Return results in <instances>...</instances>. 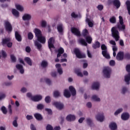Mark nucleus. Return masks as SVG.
Segmentation results:
<instances>
[{
    "label": "nucleus",
    "instance_id": "obj_1",
    "mask_svg": "<svg viewBox=\"0 0 130 130\" xmlns=\"http://www.w3.org/2000/svg\"><path fill=\"white\" fill-rule=\"evenodd\" d=\"M35 34L37 38V40L34 41L35 46H36L37 49L39 51L41 50L42 48V44H45L46 42V39L45 37L42 36L41 30L38 28L35 29ZM40 42V43H39Z\"/></svg>",
    "mask_w": 130,
    "mask_h": 130
},
{
    "label": "nucleus",
    "instance_id": "obj_2",
    "mask_svg": "<svg viewBox=\"0 0 130 130\" xmlns=\"http://www.w3.org/2000/svg\"><path fill=\"white\" fill-rule=\"evenodd\" d=\"M112 36L115 39V41L119 40V32L116 27H113L111 28Z\"/></svg>",
    "mask_w": 130,
    "mask_h": 130
},
{
    "label": "nucleus",
    "instance_id": "obj_3",
    "mask_svg": "<svg viewBox=\"0 0 130 130\" xmlns=\"http://www.w3.org/2000/svg\"><path fill=\"white\" fill-rule=\"evenodd\" d=\"M101 49L102 50V53L103 56L105 57V58L109 59V58H110V55L107 51V46H106L105 44H102L101 45Z\"/></svg>",
    "mask_w": 130,
    "mask_h": 130
},
{
    "label": "nucleus",
    "instance_id": "obj_4",
    "mask_svg": "<svg viewBox=\"0 0 130 130\" xmlns=\"http://www.w3.org/2000/svg\"><path fill=\"white\" fill-rule=\"evenodd\" d=\"M103 73L104 77L109 79L110 78V76L111 75V68L109 67L104 68Z\"/></svg>",
    "mask_w": 130,
    "mask_h": 130
},
{
    "label": "nucleus",
    "instance_id": "obj_5",
    "mask_svg": "<svg viewBox=\"0 0 130 130\" xmlns=\"http://www.w3.org/2000/svg\"><path fill=\"white\" fill-rule=\"evenodd\" d=\"M126 70L128 73L124 77V81L127 85H129L130 81V64H127L126 66Z\"/></svg>",
    "mask_w": 130,
    "mask_h": 130
},
{
    "label": "nucleus",
    "instance_id": "obj_6",
    "mask_svg": "<svg viewBox=\"0 0 130 130\" xmlns=\"http://www.w3.org/2000/svg\"><path fill=\"white\" fill-rule=\"evenodd\" d=\"M119 23H117V26L119 30H121L122 31H124V29H125V25L123 24V19L121 16L119 17Z\"/></svg>",
    "mask_w": 130,
    "mask_h": 130
},
{
    "label": "nucleus",
    "instance_id": "obj_7",
    "mask_svg": "<svg viewBox=\"0 0 130 130\" xmlns=\"http://www.w3.org/2000/svg\"><path fill=\"white\" fill-rule=\"evenodd\" d=\"M74 53H75L76 57L78 58H85L86 57V55L85 54L81 53V51L78 48L74 49Z\"/></svg>",
    "mask_w": 130,
    "mask_h": 130
},
{
    "label": "nucleus",
    "instance_id": "obj_8",
    "mask_svg": "<svg viewBox=\"0 0 130 130\" xmlns=\"http://www.w3.org/2000/svg\"><path fill=\"white\" fill-rule=\"evenodd\" d=\"M48 44L49 46V48L51 50V48H55L54 47V38L53 37L50 38L48 41Z\"/></svg>",
    "mask_w": 130,
    "mask_h": 130
},
{
    "label": "nucleus",
    "instance_id": "obj_9",
    "mask_svg": "<svg viewBox=\"0 0 130 130\" xmlns=\"http://www.w3.org/2000/svg\"><path fill=\"white\" fill-rule=\"evenodd\" d=\"M52 105L55 106V107L59 110H61V109L63 108V104H62L61 103L54 102L52 103Z\"/></svg>",
    "mask_w": 130,
    "mask_h": 130
},
{
    "label": "nucleus",
    "instance_id": "obj_10",
    "mask_svg": "<svg viewBox=\"0 0 130 130\" xmlns=\"http://www.w3.org/2000/svg\"><path fill=\"white\" fill-rule=\"evenodd\" d=\"M10 41H11V39L10 38H6V39H3L2 44L3 45H5V44H7L8 47H12L13 45V43L10 42Z\"/></svg>",
    "mask_w": 130,
    "mask_h": 130
},
{
    "label": "nucleus",
    "instance_id": "obj_11",
    "mask_svg": "<svg viewBox=\"0 0 130 130\" xmlns=\"http://www.w3.org/2000/svg\"><path fill=\"white\" fill-rule=\"evenodd\" d=\"M71 32L74 35L76 36H81V31L79 28L76 27H71Z\"/></svg>",
    "mask_w": 130,
    "mask_h": 130
},
{
    "label": "nucleus",
    "instance_id": "obj_12",
    "mask_svg": "<svg viewBox=\"0 0 130 130\" xmlns=\"http://www.w3.org/2000/svg\"><path fill=\"white\" fill-rule=\"evenodd\" d=\"M5 24L6 30H7V31H8L9 32H11V31L13 30V27H12V25L11 24V23H10L9 21H5Z\"/></svg>",
    "mask_w": 130,
    "mask_h": 130
},
{
    "label": "nucleus",
    "instance_id": "obj_13",
    "mask_svg": "<svg viewBox=\"0 0 130 130\" xmlns=\"http://www.w3.org/2000/svg\"><path fill=\"white\" fill-rule=\"evenodd\" d=\"M96 119L100 122H103L104 121V115L103 114H98L95 116Z\"/></svg>",
    "mask_w": 130,
    "mask_h": 130
},
{
    "label": "nucleus",
    "instance_id": "obj_14",
    "mask_svg": "<svg viewBox=\"0 0 130 130\" xmlns=\"http://www.w3.org/2000/svg\"><path fill=\"white\" fill-rule=\"evenodd\" d=\"M124 55V53L123 52L120 51L117 54L116 59L117 60H122V59H123Z\"/></svg>",
    "mask_w": 130,
    "mask_h": 130
},
{
    "label": "nucleus",
    "instance_id": "obj_15",
    "mask_svg": "<svg viewBox=\"0 0 130 130\" xmlns=\"http://www.w3.org/2000/svg\"><path fill=\"white\" fill-rule=\"evenodd\" d=\"M109 127L111 130L117 129V124L114 122H112L109 124Z\"/></svg>",
    "mask_w": 130,
    "mask_h": 130
},
{
    "label": "nucleus",
    "instance_id": "obj_16",
    "mask_svg": "<svg viewBox=\"0 0 130 130\" xmlns=\"http://www.w3.org/2000/svg\"><path fill=\"white\" fill-rule=\"evenodd\" d=\"M121 118L122 120H127L129 118V114L127 113H123L121 114Z\"/></svg>",
    "mask_w": 130,
    "mask_h": 130
},
{
    "label": "nucleus",
    "instance_id": "obj_17",
    "mask_svg": "<svg viewBox=\"0 0 130 130\" xmlns=\"http://www.w3.org/2000/svg\"><path fill=\"white\" fill-rule=\"evenodd\" d=\"M113 5L116 7V9H119L120 8L121 3L119 0H114L112 2Z\"/></svg>",
    "mask_w": 130,
    "mask_h": 130
},
{
    "label": "nucleus",
    "instance_id": "obj_18",
    "mask_svg": "<svg viewBox=\"0 0 130 130\" xmlns=\"http://www.w3.org/2000/svg\"><path fill=\"white\" fill-rule=\"evenodd\" d=\"M31 18H32L31 15L28 14H25L22 16V19L23 21H30V20H31Z\"/></svg>",
    "mask_w": 130,
    "mask_h": 130
},
{
    "label": "nucleus",
    "instance_id": "obj_19",
    "mask_svg": "<svg viewBox=\"0 0 130 130\" xmlns=\"http://www.w3.org/2000/svg\"><path fill=\"white\" fill-rule=\"evenodd\" d=\"M100 87V84L99 82H94L92 85V89L93 90H99Z\"/></svg>",
    "mask_w": 130,
    "mask_h": 130
},
{
    "label": "nucleus",
    "instance_id": "obj_20",
    "mask_svg": "<svg viewBox=\"0 0 130 130\" xmlns=\"http://www.w3.org/2000/svg\"><path fill=\"white\" fill-rule=\"evenodd\" d=\"M41 99H42V96L41 95H35V96H33V97L31 98V100L36 102L40 101Z\"/></svg>",
    "mask_w": 130,
    "mask_h": 130
},
{
    "label": "nucleus",
    "instance_id": "obj_21",
    "mask_svg": "<svg viewBox=\"0 0 130 130\" xmlns=\"http://www.w3.org/2000/svg\"><path fill=\"white\" fill-rule=\"evenodd\" d=\"M66 119L68 121H74L76 119V116L74 115H69L67 116Z\"/></svg>",
    "mask_w": 130,
    "mask_h": 130
},
{
    "label": "nucleus",
    "instance_id": "obj_22",
    "mask_svg": "<svg viewBox=\"0 0 130 130\" xmlns=\"http://www.w3.org/2000/svg\"><path fill=\"white\" fill-rule=\"evenodd\" d=\"M55 67L57 69V72L59 73V75H62V69L60 67L61 65L60 64H56Z\"/></svg>",
    "mask_w": 130,
    "mask_h": 130
},
{
    "label": "nucleus",
    "instance_id": "obj_23",
    "mask_svg": "<svg viewBox=\"0 0 130 130\" xmlns=\"http://www.w3.org/2000/svg\"><path fill=\"white\" fill-rule=\"evenodd\" d=\"M16 68L17 69V70H19L20 74H24V70L23 68V66L18 64L16 66Z\"/></svg>",
    "mask_w": 130,
    "mask_h": 130
},
{
    "label": "nucleus",
    "instance_id": "obj_24",
    "mask_svg": "<svg viewBox=\"0 0 130 130\" xmlns=\"http://www.w3.org/2000/svg\"><path fill=\"white\" fill-rule=\"evenodd\" d=\"M69 90L72 95V96H76L77 94V91L73 86L69 87Z\"/></svg>",
    "mask_w": 130,
    "mask_h": 130
},
{
    "label": "nucleus",
    "instance_id": "obj_25",
    "mask_svg": "<svg viewBox=\"0 0 130 130\" xmlns=\"http://www.w3.org/2000/svg\"><path fill=\"white\" fill-rule=\"evenodd\" d=\"M57 29L59 33H60V34H62V32H63V26H62V24H61L57 25Z\"/></svg>",
    "mask_w": 130,
    "mask_h": 130
},
{
    "label": "nucleus",
    "instance_id": "obj_26",
    "mask_svg": "<svg viewBox=\"0 0 130 130\" xmlns=\"http://www.w3.org/2000/svg\"><path fill=\"white\" fill-rule=\"evenodd\" d=\"M63 52H64V50L63 49V48H60L59 49H58V54L57 55V58H58V57H60V56L61 55V54H62V53H63Z\"/></svg>",
    "mask_w": 130,
    "mask_h": 130
},
{
    "label": "nucleus",
    "instance_id": "obj_27",
    "mask_svg": "<svg viewBox=\"0 0 130 130\" xmlns=\"http://www.w3.org/2000/svg\"><path fill=\"white\" fill-rule=\"evenodd\" d=\"M25 61L28 64V66H30V67L32 66V60H31V58L29 57H26L24 58Z\"/></svg>",
    "mask_w": 130,
    "mask_h": 130
},
{
    "label": "nucleus",
    "instance_id": "obj_28",
    "mask_svg": "<svg viewBox=\"0 0 130 130\" xmlns=\"http://www.w3.org/2000/svg\"><path fill=\"white\" fill-rule=\"evenodd\" d=\"M15 38L17 41H22V38L21 37V35L19 34L18 31H15Z\"/></svg>",
    "mask_w": 130,
    "mask_h": 130
},
{
    "label": "nucleus",
    "instance_id": "obj_29",
    "mask_svg": "<svg viewBox=\"0 0 130 130\" xmlns=\"http://www.w3.org/2000/svg\"><path fill=\"white\" fill-rule=\"evenodd\" d=\"M91 99H92V100H93V101H95V102H100L101 101L100 98L96 95H92V96L91 97Z\"/></svg>",
    "mask_w": 130,
    "mask_h": 130
},
{
    "label": "nucleus",
    "instance_id": "obj_30",
    "mask_svg": "<svg viewBox=\"0 0 130 130\" xmlns=\"http://www.w3.org/2000/svg\"><path fill=\"white\" fill-rule=\"evenodd\" d=\"M64 96L66 98H70L71 97V92L68 89H65L64 90Z\"/></svg>",
    "mask_w": 130,
    "mask_h": 130
},
{
    "label": "nucleus",
    "instance_id": "obj_31",
    "mask_svg": "<svg viewBox=\"0 0 130 130\" xmlns=\"http://www.w3.org/2000/svg\"><path fill=\"white\" fill-rule=\"evenodd\" d=\"M12 14L14 16L16 17V18H19V17L20 16L19 12L16 9L12 10Z\"/></svg>",
    "mask_w": 130,
    "mask_h": 130
},
{
    "label": "nucleus",
    "instance_id": "obj_32",
    "mask_svg": "<svg viewBox=\"0 0 130 130\" xmlns=\"http://www.w3.org/2000/svg\"><path fill=\"white\" fill-rule=\"evenodd\" d=\"M100 43L98 41H96L95 42V43L92 44V47L94 48V49H96L97 48H99V47H100Z\"/></svg>",
    "mask_w": 130,
    "mask_h": 130
},
{
    "label": "nucleus",
    "instance_id": "obj_33",
    "mask_svg": "<svg viewBox=\"0 0 130 130\" xmlns=\"http://www.w3.org/2000/svg\"><path fill=\"white\" fill-rule=\"evenodd\" d=\"M34 116L37 120H42V116L39 113H36L34 114Z\"/></svg>",
    "mask_w": 130,
    "mask_h": 130
},
{
    "label": "nucleus",
    "instance_id": "obj_34",
    "mask_svg": "<svg viewBox=\"0 0 130 130\" xmlns=\"http://www.w3.org/2000/svg\"><path fill=\"white\" fill-rule=\"evenodd\" d=\"M79 43L82 44V45H84V46H87V43L86 42V40L84 39H80L78 40Z\"/></svg>",
    "mask_w": 130,
    "mask_h": 130
},
{
    "label": "nucleus",
    "instance_id": "obj_35",
    "mask_svg": "<svg viewBox=\"0 0 130 130\" xmlns=\"http://www.w3.org/2000/svg\"><path fill=\"white\" fill-rule=\"evenodd\" d=\"M41 82H46V83L48 85H51V81L48 78H45V79H41Z\"/></svg>",
    "mask_w": 130,
    "mask_h": 130
},
{
    "label": "nucleus",
    "instance_id": "obj_36",
    "mask_svg": "<svg viewBox=\"0 0 130 130\" xmlns=\"http://www.w3.org/2000/svg\"><path fill=\"white\" fill-rule=\"evenodd\" d=\"M15 7L17 10L20 12H23V11H24V7L20 5H16Z\"/></svg>",
    "mask_w": 130,
    "mask_h": 130
},
{
    "label": "nucleus",
    "instance_id": "obj_37",
    "mask_svg": "<svg viewBox=\"0 0 130 130\" xmlns=\"http://www.w3.org/2000/svg\"><path fill=\"white\" fill-rule=\"evenodd\" d=\"M86 121L88 125H92L93 124V119L91 118H86Z\"/></svg>",
    "mask_w": 130,
    "mask_h": 130
},
{
    "label": "nucleus",
    "instance_id": "obj_38",
    "mask_svg": "<svg viewBox=\"0 0 130 130\" xmlns=\"http://www.w3.org/2000/svg\"><path fill=\"white\" fill-rule=\"evenodd\" d=\"M75 73L76 74V75H77V76L78 77H83V74H82V72H81V70H80L79 69H76L75 70Z\"/></svg>",
    "mask_w": 130,
    "mask_h": 130
},
{
    "label": "nucleus",
    "instance_id": "obj_39",
    "mask_svg": "<svg viewBox=\"0 0 130 130\" xmlns=\"http://www.w3.org/2000/svg\"><path fill=\"white\" fill-rule=\"evenodd\" d=\"M109 21L112 24H115L116 23V18L115 16H112L110 18Z\"/></svg>",
    "mask_w": 130,
    "mask_h": 130
},
{
    "label": "nucleus",
    "instance_id": "obj_40",
    "mask_svg": "<svg viewBox=\"0 0 130 130\" xmlns=\"http://www.w3.org/2000/svg\"><path fill=\"white\" fill-rule=\"evenodd\" d=\"M123 109H122V108H119L114 113V115H115V116L118 115V114H119L120 113H121V112H122Z\"/></svg>",
    "mask_w": 130,
    "mask_h": 130
},
{
    "label": "nucleus",
    "instance_id": "obj_41",
    "mask_svg": "<svg viewBox=\"0 0 130 130\" xmlns=\"http://www.w3.org/2000/svg\"><path fill=\"white\" fill-rule=\"evenodd\" d=\"M126 6L127 7V10L129 15H130V1H127L125 3Z\"/></svg>",
    "mask_w": 130,
    "mask_h": 130
},
{
    "label": "nucleus",
    "instance_id": "obj_42",
    "mask_svg": "<svg viewBox=\"0 0 130 130\" xmlns=\"http://www.w3.org/2000/svg\"><path fill=\"white\" fill-rule=\"evenodd\" d=\"M82 35L84 37H87L88 35H89V32H88V30L87 29H85L82 31Z\"/></svg>",
    "mask_w": 130,
    "mask_h": 130
},
{
    "label": "nucleus",
    "instance_id": "obj_43",
    "mask_svg": "<svg viewBox=\"0 0 130 130\" xmlns=\"http://www.w3.org/2000/svg\"><path fill=\"white\" fill-rule=\"evenodd\" d=\"M87 23H88V26L89 27H93V26H94V24L93 23V22H92V21H91V20H90L89 19V18H87L86 20Z\"/></svg>",
    "mask_w": 130,
    "mask_h": 130
},
{
    "label": "nucleus",
    "instance_id": "obj_44",
    "mask_svg": "<svg viewBox=\"0 0 130 130\" xmlns=\"http://www.w3.org/2000/svg\"><path fill=\"white\" fill-rule=\"evenodd\" d=\"M17 120H18V117H16L12 123L13 126L15 127H18V122H17Z\"/></svg>",
    "mask_w": 130,
    "mask_h": 130
},
{
    "label": "nucleus",
    "instance_id": "obj_45",
    "mask_svg": "<svg viewBox=\"0 0 130 130\" xmlns=\"http://www.w3.org/2000/svg\"><path fill=\"white\" fill-rule=\"evenodd\" d=\"M85 39L89 44L92 43V38L90 36H88L87 37H85Z\"/></svg>",
    "mask_w": 130,
    "mask_h": 130
},
{
    "label": "nucleus",
    "instance_id": "obj_46",
    "mask_svg": "<svg viewBox=\"0 0 130 130\" xmlns=\"http://www.w3.org/2000/svg\"><path fill=\"white\" fill-rule=\"evenodd\" d=\"M48 65V63H47V61L45 60L42 61V63L41 64L42 68H46V67H47Z\"/></svg>",
    "mask_w": 130,
    "mask_h": 130
},
{
    "label": "nucleus",
    "instance_id": "obj_47",
    "mask_svg": "<svg viewBox=\"0 0 130 130\" xmlns=\"http://www.w3.org/2000/svg\"><path fill=\"white\" fill-rule=\"evenodd\" d=\"M1 110L2 111L3 114H7V113H8V110H7V108H5V106H3L1 108Z\"/></svg>",
    "mask_w": 130,
    "mask_h": 130
},
{
    "label": "nucleus",
    "instance_id": "obj_48",
    "mask_svg": "<svg viewBox=\"0 0 130 130\" xmlns=\"http://www.w3.org/2000/svg\"><path fill=\"white\" fill-rule=\"evenodd\" d=\"M54 97H59L60 96V93L58 91H55L53 93Z\"/></svg>",
    "mask_w": 130,
    "mask_h": 130
},
{
    "label": "nucleus",
    "instance_id": "obj_49",
    "mask_svg": "<svg viewBox=\"0 0 130 130\" xmlns=\"http://www.w3.org/2000/svg\"><path fill=\"white\" fill-rule=\"evenodd\" d=\"M6 95L3 92H0V100H3V99H5L6 98Z\"/></svg>",
    "mask_w": 130,
    "mask_h": 130
},
{
    "label": "nucleus",
    "instance_id": "obj_50",
    "mask_svg": "<svg viewBox=\"0 0 130 130\" xmlns=\"http://www.w3.org/2000/svg\"><path fill=\"white\" fill-rule=\"evenodd\" d=\"M44 108V105L43 104H39L37 106V109H39L40 110H42Z\"/></svg>",
    "mask_w": 130,
    "mask_h": 130
},
{
    "label": "nucleus",
    "instance_id": "obj_51",
    "mask_svg": "<svg viewBox=\"0 0 130 130\" xmlns=\"http://www.w3.org/2000/svg\"><path fill=\"white\" fill-rule=\"evenodd\" d=\"M10 57H11V60L13 62H16L17 59L16 58V57H15V55H11Z\"/></svg>",
    "mask_w": 130,
    "mask_h": 130
},
{
    "label": "nucleus",
    "instance_id": "obj_52",
    "mask_svg": "<svg viewBox=\"0 0 130 130\" xmlns=\"http://www.w3.org/2000/svg\"><path fill=\"white\" fill-rule=\"evenodd\" d=\"M33 34L31 32H29L28 34V39H29V40H32L33 39Z\"/></svg>",
    "mask_w": 130,
    "mask_h": 130
},
{
    "label": "nucleus",
    "instance_id": "obj_53",
    "mask_svg": "<svg viewBox=\"0 0 130 130\" xmlns=\"http://www.w3.org/2000/svg\"><path fill=\"white\" fill-rule=\"evenodd\" d=\"M45 102L46 103H50V96H46L45 98Z\"/></svg>",
    "mask_w": 130,
    "mask_h": 130
},
{
    "label": "nucleus",
    "instance_id": "obj_54",
    "mask_svg": "<svg viewBox=\"0 0 130 130\" xmlns=\"http://www.w3.org/2000/svg\"><path fill=\"white\" fill-rule=\"evenodd\" d=\"M96 8L99 11H102V10H103L104 6L102 5H99L97 6Z\"/></svg>",
    "mask_w": 130,
    "mask_h": 130
},
{
    "label": "nucleus",
    "instance_id": "obj_55",
    "mask_svg": "<svg viewBox=\"0 0 130 130\" xmlns=\"http://www.w3.org/2000/svg\"><path fill=\"white\" fill-rule=\"evenodd\" d=\"M127 92V88L126 87H123L122 88V94H125Z\"/></svg>",
    "mask_w": 130,
    "mask_h": 130
},
{
    "label": "nucleus",
    "instance_id": "obj_56",
    "mask_svg": "<svg viewBox=\"0 0 130 130\" xmlns=\"http://www.w3.org/2000/svg\"><path fill=\"white\" fill-rule=\"evenodd\" d=\"M45 111H47L48 114H52V111L50 109L46 108Z\"/></svg>",
    "mask_w": 130,
    "mask_h": 130
},
{
    "label": "nucleus",
    "instance_id": "obj_57",
    "mask_svg": "<svg viewBox=\"0 0 130 130\" xmlns=\"http://www.w3.org/2000/svg\"><path fill=\"white\" fill-rule=\"evenodd\" d=\"M110 44H111V45H113V46H116V43H115V41L114 40H111L109 41Z\"/></svg>",
    "mask_w": 130,
    "mask_h": 130
},
{
    "label": "nucleus",
    "instance_id": "obj_58",
    "mask_svg": "<svg viewBox=\"0 0 130 130\" xmlns=\"http://www.w3.org/2000/svg\"><path fill=\"white\" fill-rule=\"evenodd\" d=\"M46 129L47 130H54L53 129V127H52V126H51V125H47V127H46Z\"/></svg>",
    "mask_w": 130,
    "mask_h": 130
},
{
    "label": "nucleus",
    "instance_id": "obj_59",
    "mask_svg": "<svg viewBox=\"0 0 130 130\" xmlns=\"http://www.w3.org/2000/svg\"><path fill=\"white\" fill-rule=\"evenodd\" d=\"M41 26L42 27H43V28L45 27V26H46V21L43 20L41 22Z\"/></svg>",
    "mask_w": 130,
    "mask_h": 130
},
{
    "label": "nucleus",
    "instance_id": "obj_60",
    "mask_svg": "<svg viewBox=\"0 0 130 130\" xmlns=\"http://www.w3.org/2000/svg\"><path fill=\"white\" fill-rule=\"evenodd\" d=\"M110 66H111L112 67L115 66V61L113 60H111L110 61Z\"/></svg>",
    "mask_w": 130,
    "mask_h": 130
},
{
    "label": "nucleus",
    "instance_id": "obj_61",
    "mask_svg": "<svg viewBox=\"0 0 130 130\" xmlns=\"http://www.w3.org/2000/svg\"><path fill=\"white\" fill-rule=\"evenodd\" d=\"M71 16L72 18L76 19V18H78V14H76L75 12H73L71 13Z\"/></svg>",
    "mask_w": 130,
    "mask_h": 130
},
{
    "label": "nucleus",
    "instance_id": "obj_62",
    "mask_svg": "<svg viewBox=\"0 0 130 130\" xmlns=\"http://www.w3.org/2000/svg\"><path fill=\"white\" fill-rule=\"evenodd\" d=\"M26 118L27 120H30V119H33V116L32 115H27Z\"/></svg>",
    "mask_w": 130,
    "mask_h": 130
},
{
    "label": "nucleus",
    "instance_id": "obj_63",
    "mask_svg": "<svg viewBox=\"0 0 130 130\" xmlns=\"http://www.w3.org/2000/svg\"><path fill=\"white\" fill-rule=\"evenodd\" d=\"M25 51H26V52L29 53V52H30L31 51V48H30L29 46H27L25 48Z\"/></svg>",
    "mask_w": 130,
    "mask_h": 130
},
{
    "label": "nucleus",
    "instance_id": "obj_64",
    "mask_svg": "<svg viewBox=\"0 0 130 130\" xmlns=\"http://www.w3.org/2000/svg\"><path fill=\"white\" fill-rule=\"evenodd\" d=\"M125 58L127 59H130V54L129 53H126L124 55Z\"/></svg>",
    "mask_w": 130,
    "mask_h": 130
}]
</instances>
